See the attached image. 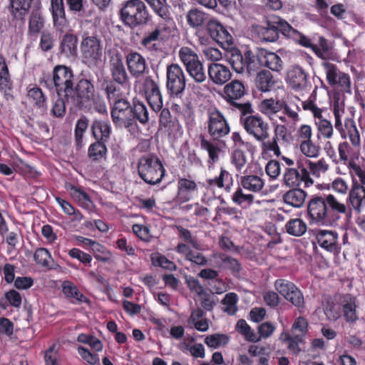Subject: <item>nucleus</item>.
<instances>
[{
    "instance_id": "obj_1",
    "label": "nucleus",
    "mask_w": 365,
    "mask_h": 365,
    "mask_svg": "<svg viewBox=\"0 0 365 365\" xmlns=\"http://www.w3.org/2000/svg\"><path fill=\"white\" fill-rule=\"evenodd\" d=\"M308 215L312 220L332 225H344V220L351 217V208L346 200L333 194L314 196L308 204Z\"/></svg>"
},
{
    "instance_id": "obj_2",
    "label": "nucleus",
    "mask_w": 365,
    "mask_h": 365,
    "mask_svg": "<svg viewBox=\"0 0 365 365\" xmlns=\"http://www.w3.org/2000/svg\"><path fill=\"white\" fill-rule=\"evenodd\" d=\"M284 36L298 39L300 34L292 28L287 21L278 16H273L266 21L264 26H259L257 33L262 41L274 42L279 38V33Z\"/></svg>"
},
{
    "instance_id": "obj_3",
    "label": "nucleus",
    "mask_w": 365,
    "mask_h": 365,
    "mask_svg": "<svg viewBox=\"0 0 365 365\" xmlns=\"http://www.w3.org/2000/svg\"><path fill=\"white\" fill-rule=\"evenodd\" d=\"M73 73L72 71L64 66H56L53 72V77L45 76L41 83L45 85L49 89L56 88L58 97L64 96L67 102H69V96L73 94Z\"/></svg>"
},
{
    "instance_id": "obj_4",
    "label": "nucleus",
    "mask_w": 365,
    "mask_h": 365,
    "mask_svg": "<svg viewBox=\"0 0 365 365\" xmlns=\"http://www.w3.org/2000/svg\"><path fill=\"white\" fill-rule=\"evenodd\" d=\"M123 23L131 29L146 24L150 21L148 10L141 0H128L120 10Z\"/></svg>"
},
{
    "instance_id": "obj_5",
    "label": "nucleus",
    "mask_w": 365,
    "mask_h": 365,
    "mask_svg": "<svg viewBox=\"0 0 365 365\" xmlns=\"http://www.w3.org/2000/svg\"><path fill=\"white\" fill-rule=\"evenodd\" d=\"M138 172L140 177L151 185L159 183L165 175V169L159 158L151 154L143 155L138 160Z\"/></svg>"
},
{
    "instance_id": "obj_6",
    "label": "nucleus",
    "mask_w": 365,
    "mask_h": 365,
    "mask_svg": "<svg viewBox=\"0 0 365 365\" xmlns=\"http://www.w3.org/2000/svg\"><path fill=\"white\" fill-rule=\"evenodd\" d=\"M133 114V109L128 101L125 99L115 101L111 110V117L116 126L129 130L133 128L135 123Z\"/></svg>"
},
{
    "instance_id": "obj_7",
    "label": "nucleus",
    "mask_w": 365,
    "mask_h": 365,
    "mask_svg": "<svg viewBox=\"0 0 365 365\" xmlns=\"http://www.w3.org/2000/svg\"><path fill=\"white\" fill-rule=\"evenodd\" d=\"M207 131L214 140H220L230 132L229 123L224 115L218 110L208 112Z\"/></svg>"
},
{
    "instance_id": "obj_8",
    "label": "nucleus",
    "mask_w": 365,
    "mask_h": 365,
    "mask_svg": "<svg viewBox=\"0 0 365 365\" xmlns=\"http://www.w3.org/2000/svg\"><path fill=\"white\" fill-rule=\"evenodd\" d=\"M73 93L69 96V102L74 106L88 107L93 101L96 95L91 82L87 79H81L77 83Z\"/></svg>"
},
{
    "instance_id": "obj_9",
    "label": "nucleus",
    "mask_w": 365,
    "mask_h": 365,
    "mask_svg": "<svg viewBox=\"0 0 365 365\" xmlns=\"http://www.w3.org/2000/svg\"><path fill=\"white\" fill-rule=\"evenodd\" d=\"M305 187H309L314 184V180L309 175L307 168L303 165H299L297 168H286L283 175V184L288 187H297L302 182Z\"/></svg>"
},
{
    "instance_id": "obj_10",
    "label": "nucleus",
    "mask_w": 365,
    "mask_h": 365,
    "mask_svg": "<svg viewBox=\"0 0 365 365\" xmlns=\"http://www.w3.org/2000/svg\"><path fill=\"white\" fill-rule=\"evenodd\" d=\"M81 51L84 61L89 66H96L102 55L100 40L96 36L83 38L81 43Z\"/></svg>"
},
{
    "instance_id": "obj_11",
    "label": "nucleus",
    "mask_w": 365,
    "mask_h": 365,
    "mask_svg": "<svg viewBox=\"0 0 365 365\" xmlns=\"http://www.w3.org/2000/svg\"><path fill=\"white\" fill-rule=\"evenodd\" d=\"M245 130L259 142L264 141L269 137V126L259 116L250 115L242 118Z\"/></svg>"
},
{
    "instance_id": "obj_12",
    "label": "nucleus",
    "mask_w": 365,
    "mask_h": 365,
    "mask_svg": "<svg viewBox=\"0 0 365 365\" xmlns=\"http://www.w3.org/2000/svg\"><path fill=\"white\" fill-rule=\"evenodd\" d=\"M167 87L174 95H178L185 90V77L182 68L176 63L167 68Z\"/></svg>"
},
{
    "instance_id": "obj_13",
    "label": "nucleus",
    "mask_w": 365,
    "mask_h": 365,
    "mask_svg": "<svg viewBox=\"0 0 365 365\" xmlns=\"http://www.w3.org/2000/svg\"><path fill=\"white\" fill-rule=\"evenodd\" d=\"M322 66L330 85H338L345 92L351 93V81L349 75L340 72L334 64L329 62L324 61Z\"/></svg>"
},
{
    "instance_id": "obj_14",
    "label": "nucleus",
    "mask_w": 365,
    "mask_h": 365,
    "mask_svg": "<svg viewBox=\"0 0 365 365\" xmlns=\"http://www.w3.org/2000/svg\"><path fill=\"white\" fill-rule=\"evenodd\" d=\"M338 303L346 322L354 324L359 319V304L356 297L349 294L341 295L339 297Z\"/></svg>"
},
{
    "instance_id": "obj_15",
    "label": "nucleus",
    "mask_w": 365,
    "mask_h": 365,
    "mask_svg": "<svg viewBox=\"0 0 365 365\" xmlns=\"http://www.w3.org/2000/svg\"><path fill=\"white\" fill-rule=\"evenodd\" d=\"M206 30L210 37L222 47L228 48L232 44V36L216 19H211L207 21Z\"/></svg>"
},
{
    "instance_id": "obj_16",
    "label": "nucleus",
    "mask_w": 365,
    "mask_h": 365,
    "mask_svg": "<svg viewBox=\"0 0 365 365\" xmlns=\"http://www.w3.org/2000/svg\"><path fill=\"white\" fill-rule=\"evenodd\" d=\"M316 240L323 249L334 254L340 252L341 246L338 242V234L331 230H319L316 232Z\"/></svg>"
},
{
    "instance_id": "obj_17",
    "label": "nucleus",
    "mask_w": 365,
    "mask_h": 365,
    "mask_svg": "<svg viewBox=\"0 0 365 365\" xmlns=\"http://www.w3.org/2000/svg\"><path fill=\"white\" fill-rule=\"evenodd\" d=\"M109 69L113 79L120 83H125L128 76L125 71L121 54L116 51L113 52L109 61Z\"/></svg>"
},
{
    "instance_id": "obj_18",
    "label": "nucleus",
    "mask_w": 365,
    "mask_h": 365,
    "mask_svg": "<svg viewBox=\"0 0 365 365\" xmlns=\"http://www.w3.org/2000/svg\"><path fill=\"white\" fill-rule=\"evenodd\" d=\"M125 61L130 74L134 78L143 76L147 70L145 58L138 52L132 51L128 53Z\"/></svg>"
},
{
    "instance_id": "obj_19",
    "label": "nucleus",
    "mask_w": 365,
    "mask_h": 365,
    "mask_svg": "<svg viewBox=\"0 0 365 365\" xmlns=\"http://www.w3.org/2000/svg\"><path fill=\"white\" fill-rule=\"evenodd\" d=\"M287 81L294 90H304L309 84L308 75L301 67L294 66L287 72Z\"/></svg>"
},
{
    "instance_id": "obj_20",
    "label": "nucleus",
    "mask_w": 365,
    "mask_h": 365,
    "mask_svg": "<svg viewBox=\"0 0 365 365\" xmlns=\"http://www.w3.org/2000/svg\"><path fill=\"white\" fill-rule=\"evenodd\" d=\"M208 76L215 85L222 86L230 80L232 73L230 68L221 63H212L208 66Z\"/></svg>"
},
{
    "instance_id": "obj_21",
    "label": "nucleus",
    "mask_w": 365,
    "mask_h": 365,
    "mask_svg": "<svg viewBox=\"0 0 365 365\" xmlns=\"http://www.w3.org/2000/svg\"><path fill=\"white\" fill-rule=\"evenodd\" d=\"M349 201L354 210L360 213L365 208V187L354 184L349 194Z\"/></svg>"
},
{
    "instance_id": "obj_22",
    "label": "nucleus",
    "mask_w": 365,
    "mask_h": 365,
    "mask_svg": "<svg viewBox=\"0 0 365 365\" xmlns=\"http://www.w3.org/2000/svg\"><path fill=\"white\" fill-rule=\"evenodd\" d=\"M262 48L248 50L245 53L246 72L248 75L256 71L262 66Z\"/></svg>"
},
{
    "instance_id": "obj_23",
    "label": "nucleus",
    "mask_w": 365,
    "mask_h": 365,
    "mask_svg": "<svg viewBox=\"0 0 365 365\" xmlns=\"http://www.w3.org/2000/svg\"><path fill=\"white\" fill-rule=\"evenodd\" d=\"M307 194L302 189L292 187V189L286 192L283 195L284 202L296 208L302 207L307 198Z\"/></svg>"
},
{
    "instance_id": "obj_24",
    "label": "nucleus",
    "mask_w": 365,
    "mask_h": 365,
    "mask_svg": "<svg viewBox=\"0 0 365 365\" xmlns=\"http://www.w3.org/2000/svg\"><path fill=\"white\" fill-rule=\"evenodd\" d=\"M264 186V180L256 175H244L240 179V187L251 192H259Z\"/></svg>"
},
{
    "instance_id": "obj_25",
    "label": "nucleus",
    "mask_w": 365,
    "mask_h": 365,
    "mask_svg": "<svg viewBox=\"0 0 365 365\" xmlns=\"http://www.w3.org/2000/svg\"><path fill=\"white\" fill-rule=\"evenodd\" d=\"M51 12L54 26L63 30L67 25L63 0H51Z\"/></svg>"
},
{
    "instance_id": "obj_26",
    "label": "nucleus",
    "mask_w": 365,
    "mask_h": 365,
    "mask_svg": "<svg viewBox=\"0 0 365 365\" xmlns=\"http://www.w3.org/2000/svg\"><path fill=\"white\" fill-rule=\"evenodd\" d=\"M34 0H9L10 13L16 19L23 20L29 14Z\"/></svg>"
},
{
    "instance_id": "obj_27",
    "label": "nucleus",
    "mask_w": 365,
    "mask_h": 365,
    "mask_svg": "<svg viewBox=\"0 0 365 365\" xmlns=\"http://www.w3.org/2000/svg\"><path fill=\"white\" fill-rule=\"evenodd\" d=\"M279 339L282 342L287 344V349L293 354L297 355L302 351V345L304 341V338L283 331L279 335Z\"/></svg>"
},
{
    "instance_id": "obj_28",
    "label": "nucleus",
    "mask_w": 365,
    "mask_h": 365,
    "mask_svg": "<svg viewBox=\"0 0 365 365\" xmlns=\"http://www.w3.org/2000/svg\"><path fill=\"white\" fill-rule=\"evenodd\" d=\"M276 81L273 75L267 70L259 71L255 78V86L262 92H268L274 88Z\"/></svg>"
},
{
    "instance_id": "obj_29",
    "label": "nucleus",
    "mask_w": 365,
    "mask_h": 365,
    "mask_svg": "<svg viewBox=\"0 0 365 365\" xmlns=\"http://www.w3.org/2000/svg\"><path fill=\"white\" fill-rule=\"evenodd\" d=\"M282 108L283 102L276 101L274 98L264 99L259 105V111L271 120Z\"/></svg>"
},
{
    "instance_id": "obj_30",
    "label": "nucleus",
    "mask_w": 365,
    "mask_h": 365,
    "mask_svg": "<svg viewBox=\"0 0 365 365\" xmlns=\"http://www.w3.org/2000/svg\"><path fill=\"white\" fill-rule=\"evenodd\" d=\"M178 192L177 197L181 202L188 201L191 198V193L197 189L195 181L182 178L178 180Z\"/></svg>"
},
{
    "instance_id": "obj_31",
    "label": "nucleus",
    "mask_w": 365,
    "mask_h": 365,
    "mask_svg": "<svg viewBox=\"0 0 365 365\" xmlns=\"http://www.w3.org/2000/svg\"><path fill=\"white\" fill-rule=\"evenodd\" d=\"M262 66L274 71H279L282 68V61L275 53L262 48Z\"/></svg>"
},
{
    "instance_id": "obj_32",
    "label": "nucleus",
    "mask_w": 365,
    "mask_h": 365,
    "mask_svg": "<svg viewBox=\"0 0 365 365\" xmlns=\"http://www.w3.org/2000/svg\"><path fill=\"white\" fill-rule=\"evenodd\" d=\"M162 36V30L160 28H155L154 30L145 34L141 40V44L147 49L150 51H158V41Z\"/></svg>"
},
{
    "instance_id": "obj_33",
    "label": "nucleus",
    "mask_w": 365,
    "mask_h": 365,
    "mask_svg": "<svg viewBox=\"0 0 365 365\" xmlns=\"http://www.w3.org/2000/svg\"><path fill=\"white\" fill-rule=\"evenodd\" d=\"M93 136L100 141H106L110 134V127L108 123L96 120L92 125Z\"/></svg>"
},
{
    "instance_id": "obj_34",
    "label": "nucleus",
    "mask_w": 365,
    "mask_h": 365,
    "mask_svg": "<svg viewBox=\"0 0 365 365\" xmlns=\"http://www.w3.org/2000/svg\"><path fill=\"white\" fill-rule=\"evenodd\" d=\"M224 93L230 99H238L245 95V88L241 81L234 80L225 86Z\"/></svg>"
},
{
    "instance_id": "obj_35",
    "label": "nucleus",
    "mask_w": 365,
    "mask_h": 365,
    "mask_svg": "<svg viewBox=\"0 0 365 365\" xmlns=\"http://www.w3.org/2000/svg\"><path fill=\"white\" fill-rule=\"evenodd\" d=\"M34 259L36 264L48 269H52L54 264L50 252L46 248H38L34 253Z\"/></svg>"
},
{
    "instance_id": "obj_36",
    "label": "nucleus",
    "mask_w": 365,
    "mask_h": 365,
    "mask_svg": "<svg viewBox=\"0 0 365 365\" xmlns=\"http://www.w3.org/2000/svg\"><path fill=\"white\" fill-rule=\"evenodd\" d=\"M178 56L186 68L200 61L197 54L192 48L187 46L182 47L180 49Z\"/></svg>"
},
{
    "instance_id": "obj_37",
    "label": "nucleus",
    "mask_w": 365,
    "mask_h": 365,
    "mask_svg": "<svg viewBox=\"0 0 365 365\" xmlns=\"http://www.w3.org/2000/svg\"><path fill=\"white\" fill-rule=\"evenodd\" d=\"M307 228L306 223L299 218L290 220L286 224L287 232L293 236H302L306 232Z\"/></svg>"
},
{
    "instance_id": "obj_38",
    "label": "nucleus",
    "mask_w": 365,
    "mask_h": 365,
    "mask_svg": "<svg viewBox=\"0 0 365 365\" xmlns=\"http://www.w3.org/2000/svg\"><path fill=\"white\" fill-rule=\"evenodd\" d=\"M236 329L247 341L258 342L260 341V337H258L244 319H240L237 322L236 324Z\"/></svg>"
},
{
    "instance_id": "obj_39",
    "label": "nucleus",
    "mask_w": 365,
    "mask_h": 365,
    "mask_svg": "<svg viewBox=\"0 0 365 365\" xmlns=\"http://www.w3.org/2000/svg\"><path fill=\"white\" fill-rule=\"evenodd\" d=\"M307 165L309 175L312 174L317 178L325 173L329 169V164L324 158H321L317 161L307 160Z\"/></svg>"
},
{
    "instance_id": "obj_40",
    "label": "nucleus",
    "mask_w": 365,
    "mask_h": 365,
    "mask_svg": "<svg viewBox=\"0 0 365 365\" xmlns=\"http://www.w3.org/2000/svg\"><path fill=\"white\" fill-rule=\"evenodd\" d=\"M186 19L191 27L196 28L203 25L206 20V14L197 9H192L187 12Z\"/></svg>"
},
{
    "instance_id": "obj_41",
    "label": "nucleus",
    "mask_w": 365,
    "mask_h": 365,
    "mask_svg": "<svg viewBox=\"0 0 365 365\" xmlns=\"http://www.w3.org/2000/svg\"><path fill=\"white\" fill-rule=\"evenodd\" d=\"M133 120L137 119L141 124H146L149 120V113L146 106L140 101L134 103L132 108Z\"/></svg>"
},
{
    "instance_id": "obj_42",
    "label": "nucleus",
    "mask_w": 365,
    "mask_h": 365,
    "mask_svg": "<svg viewBox=\"0 0 365 365\" xmlns=\"http://www.w3.org/2000/svg\"><path fill=\"white\" fill-rule=\"evenodd\" d=\"M232 200L241 207L250 206L254 202L255 197L252 194L245 193L243 189L239 187L232 195Z\"/></svg>"
},
{
    "instance_id": "obj_43",
    "label": "nucleus",
    "mask_w": 365,
    "mask_h": 365,
    "mask_svg": "<svg viewBox=\"0 0 365 365\" xmlns=\"http://www.w3.org/2000/svg\"><path fill=\"white\" fill-rule=\"evenodd\" d=\"M299 149L304 156L310 158H317L320 153V147L314 143L312 140L301 141Z\"/></svg>"
},
{
    "instance_id": "obj_44",
    "label": "nucleus",
    "mask_w": 365,
    "mask_h": 365,
    "mask_svg": "<svg viewBox=\"0 0 365 365\" xmlns=\"http://www.w3.org/2000/svg\"><path fill=\"white\" fill-rule=\"evenodd\" d=\"M229 63L237 73H243L246 71L245 56H243L239 51L231 53Z\"/></svg>"
},
{
    "instance_id": "obj_45",
    "label": "nucleus",
    "mask_w": 365,
    "mask_h": 365,
    "mask_svg": "<svg viewBox=\"0 0 365 365\" xmlns=\"http://www.w3.org/2000/svg\"><path fill=\"white\" fill-rule=\"evenodd\" d=\"M316 125L319 134L324 139H330L334 134V129L331 123L325 118H320Z\"/></svg>"
},
{
    "instance_id": "obj_46",
    "label": "nucleus",
    "mask_w": 365,
    "mask_h": 365,
    "mask_svg": "<svg viewBox=\"0 0 365 365\" xmlns=\"http://www.w3.org/2000/svg\"><path fill=\"white\" fill-rule=\"evenodd\" d=\"M324 312L329 321H336L341 317V307L334 302L327 300L324 305Z\"/></svg>"
},
{
    "instance_id": "obj_47",
    "label": "nucleus",
    "mask_w": 365,
    "mask_h": 365,
    "mask_svg": "<svg viewBox=\"0 0 365 365\" xmlns=\"http://www.w3.org/2000/svg\"><path fill=\"white\" fill-rule=\"evenodd\" d=\"M238 298L235 293L230 292L227 294L222 301L224 306L223 310L230 315H233L237 310V302Z\"/></svg>"
},
{
    "instance_id": "obj_48",
    "label": "nucleus",
    "mask_w": 365,
    "mask_h": 365,
    "mask_svg": "<svg viewBox=\"0 0 365 365\" xmlns=\"http://www.w3.org/2000/svg\"><path fill=\"white\" fill-rule=\"evenodd\" d=\"M190 76L197 83H202L206 80V75L201 61L186 68Z\"/></svg>"
},
{
    "instance_id": "obj_49",
    "label": "nucleus",
    "mask_w": 365,
    "mask_h": 365,
    "mask_svg": "<svg viewBox=\"0 0 365 365\" xmlns=\"http://www.w3.org/2000/svg\"><path fill=\"white\" fill-rule=\"evenodd\" d=\"M153 11L163 19L169 18L168 6L164 4L160 0H145Z\"/></svg>"
},
{
    "instance_id": "obj_50",
    "label": "nucleus",
    "mask_w": 365,
    "mask_h": 365,
    "mask_svg": "<svg viewBox=\"0 0 365 365\" xmlns=\"http://www.w3.org/2000/svg\"><path fill=\"white\" fill-rule=\"evenodd\" d=\"M106 151L107 148L103 142L98 140L89 147L88 155L93 160H98L106 155Z\"/></svg>"
},
{
    "instance_id": "obj_51",
    "label": "nucleus",
    "mask_w": 365,
    "mask_h": 365,
    "mask_svg": "<svg viewBox=\"0 0 365 365\" xmlns=\"http://www.w3.org/2000/svg\"><path fill=\"white\" fill-rule=\"evenodd\" d=\"M228 342V337L225 334H215L207 336L205 343L211 348L216 349L225 345Z\"/></svg>"
},
{
    "instance_id": "obj_52",
    "label": "nucleus",
    "mask_w": 365,
    "mask_h": 365,
    "mask_svg": "<svg viewBox=\"0 0 365 365\" xmlns=\"http://www.w3.org/2000/svg\"><path fill=\"white\" fill-rule=\"evenodd\" d=\"M307 329L308 322L307 319L300 317H298L292 324L291 334H292V335H297L304 338L307 331Z\"/></svg>"
},
{
    "instance_id": "obj_53",
    "label": "nucleus",
    "mask_w": 365,
    "mask_h": 365,
    "mask_svg": "<svg viewBox=\"0 0 365 365\" xmlns=\"http://www.w3.org/2000/svg\"><path fill=\"white\" fill-rule=\"evenodd\" d=\"M62 287L64 294L68 297L75 298L79 302L85 301L86 297L78 292L77 287L71 282L65 281Z\"/></svg>"
},
{
    "instance_id": "obj_54",
    "label": "nucleus",
    "mask_w": 365,
    "mask_h": 365,
    "mask_svg": "<svg viewBox=\"0 0 365 365\" xmlns=\"http://www.w3.org/2000/svg\"><path fill=\"white\" fill-rule=\"evenodd\" d=\"M346 128L347 129L348 137L354 148L360 146V135L356 125L353 120H349L346 123Z\"/></svg>"
},
{
    "instance_id": "obj_55",
    "label": "nucleus",
    "mask_w": 365,
    "mask_h": 365,
    "mask_svg": "<svg viewBox=\"0 0 365 365\" xmlns=\"http://www.w3.org/2000/svg\"><path fill=\"white\" fill-rule=\"evenodd\" d=\"M43 19L38 11H34L31 13L29 20V30L35 34L40 32L43 26Z\"/></svg>"
},
{
    "instance_id": "obj_56",
    "label": "nucleus",
    "mask_w": 365,
    "mask_h": 365,
    "mask_svg": "<svg viewBox=\"0 0 365 365\" xmlns=\"http://www.w3.org/2000/svg\"><path fill=\"white\" fill-rule=\"evenodd\" d=\"M9 73L5 58L0 55V88L6 90L9 88Z\"/></svg>"
},
{
    "instance_id": "obj_57",
    "label": "nucleus",
    "mask_w": 365,
    "mask_h": 365,
    "mask_svg": "<svg viewBox=\"0 0 365 365\" xmlns=\"http://www.w3.org/2000/svg\"><path fill=\"white\" fill-rule=\"evenodd\" d=\"M28 97L31 99L38 107H45L46 97L39 88L35 87L31 88L28 92Z\"/></svg>"
},
{
    "instance_id": "obj_58",
    "label": "nucleus",
    "mask_w": 365,
    "mask_h": 365,
    "mask_svg": "<svg viewBox=\"0 0 365 365\" xmlns=\"http://www.w3.org/2000/svg\"><path fill=\"white\" fill-rule=\"evenodd\" d=\"M294 287L296 286L292 282L283 279H277L274 282L275 289L284 298L292 291Z\"/></svg>"
},
{
    "instance_id": "obj_59",
    "label": "nucleus",
    "mask_w": 365,
    "mask_h": 365,
    "mask_svg": "<svg viewBox=\"0 0 365 365\" xmlns=\"http://www.w3.org/2000/svg\"><path fill=\"white\" fill-rule=\"evenodd\" d=\"M77 340L79 342L88 344L91 348L97 351H101L103 349L102 342L98 339L93 336L81 334L78 335Z\"/></svg>"
},
{
    "instance_id": "obj_60",
    "label": "nucleus",
    "mask_w": 365,
    "mask_h": 365,
    "mask_svg": "<svg viewBox=\"0 0 365 365\" xmlns=\"http://www.w3.org/2000/svg\"><path fill=\"white\" fill-rule=\"evenodd\" d=\"M285 299L298 308L303 307L304 306V302L303 295L297 287H294L292 291L285 297Z\"/></svg>"
},
{
    "instance_id": "obj_61",
    "label": "nucleus",
    "mask_w": 365,
    "mask_h": 365,
    "mask_svg": "<svg viewBox=\"0 0 365 365\" xmlns=\"http://www.w3.org/2000/svg\"><path fill=\"white\" fill-rule=\"evenodd\" d=\"M88 128V120L86 119L81 118L77 121L75 128V137L76 144L78 147L82 145V138L84 133Z\"/></svg>"
},
{
    "instance_id": "obj_62",
    "label": "nucleus",
    "mask_w": 365,
    "mask_h": 365,
    "mask_svg": "<svg viewBox=\"0 0 365 365\" xmlns=\"http://www.w3.org/2000/svg\"><path fill=\"white\" fill-rule=\"evenodd\" d=\"M177 230L179 232L180 238L185 242L190 243L194 248L197 250L200 249V245L197 240L192 237L190 232L182 227V226H177Z\"/></svg>"
},
{
    "instance_id": "obj_63",
    "label": "nucleus",
    "mask_w": 365,
    "mask_h": 365,
    "mask_svg": "<svg viewBox=\"0 0 365 365\" xmlns=\"http://www.w3.org/2000/svg\"><path fill=\"white\" fill-rule=\"evenodd\" d=\"M232 162L237 170L242 169L247 163L245 153L240 149L235 150L232 155Z\"/></svg>"
},
{
    "instance_id": "obj_64",
    "label": "nucleus",
    "mask_w": 365,
    "mask_h": 365,
    "mask_svg": "<svg viewBox=\"0 0 365 365\" xmlns=\"http://www.w3.org/2000/svg\"><path fill=\"white\" fill-rule=\"evenodd\" d=\"M265 172L271 179H276L280 175V163L277 160H269L265 167Z\"/></svg>"
}]
</instances>
